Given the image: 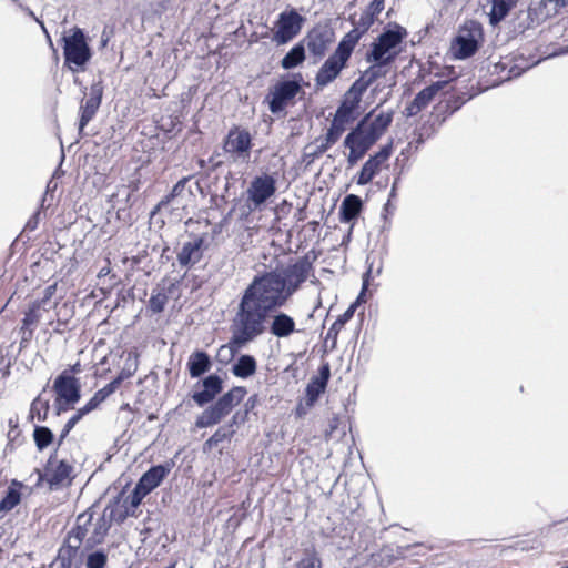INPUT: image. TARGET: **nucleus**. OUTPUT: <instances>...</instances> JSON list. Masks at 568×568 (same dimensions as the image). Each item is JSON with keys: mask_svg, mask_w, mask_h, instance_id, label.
Here are the masks:
<instances>
[{"mask_svg": "<svg viewBox=\"0 0 568 568\" xmlns=\"http://www.w3.org/2000/svg\"><path fill=\"white\" fill-rule=\"evenodd\" d=\"M55 290H57L55 284L49 285L48 287H45L43 297H42V300L39 301L41 303V306L43 304H45L53 296V294L55 293Z\"/></svg>", "mask_w": 568, "mask_h": 568, "instance_id": "nucleus-61", "label": "nucleus"}, {"mask_svg": "<svg viewBox=\"0 0 568 568\" xmlns=\"http://www.w3.org/2000/svg\"><path fill=\"white\" fill-rule=\"evenodd\" d=\"M349 150L347 162L349 166H354L361 159L365 156V154L368 152L367 150L363 148H356V146H346Z\"/></svg>", "mask_w": 568, "mask_h": 568, "instance_id": "nucleus-53", "label": "nucleus"}, {"mask_svg": "<svg viewBox=\"0 0 568 568\" xmlns=\"http://www.w3.org/2000/svg\"><path fill=\"white\" fill-rule=\"evenodd\" d=\"M168 302V296L164 293L152 294L149 300V308L153 313H161Z\"/></svg>", "mask_w": 568, "mask_h": 568, "instance_id": "nucleus-50", "label": "nucleus"}, {"mask_svg": "<svg viewBox=\"0 0 568 568\" xmlns=\"http://www.w3.org/2000/svg\"><path fill=\"white\" fill-rule=\"evenodd\" d=\"M33 439L37 448L39 450H43L52 444L54 435L47 426H36L33 430Z\"/></svg>", "mask_w": 568, "mask_h": 568, "instance_id": "nucleus-37", "label": "nucleus"}, {"mask_svg": "<svg viewBox=\"0 0 568 568\" xmlns=\"http://www.w3.org/2000/svg\"><path fill=\"white\" fill-rule=\"evenodd\" d=\"M541 9V2L539 3V7H532L530 6L527 10V18L530 20L526 28H530L531 26H534L535 23H539L540 22V18L538 17V10Z\"/></svg>", "mask_w": 568, "mask_h": 568, "instance_id": "nucleus-55", "label": "nucleus"}, {"mask_svg": "<svg viewBox=\"0 0 568 568\" xmlns=\"http://www.w3.org/2000/svg\"><path fill=\"white\" fill-rule=\"evenodd\" d=\"M128 516V513H116L115 509L106 507L103 514L93 523L92 530L85 539L87 547H94L103 542L105 536L109 532L112 520L123 521Z\"/></svg>", "mask_w": 568, "mask_h": 568, "instance_id": "nucleus-14", "label": "nucleus"}, {"mask_svg": "<svg viewBox=\"0 0 568 568\" xmlns=\"http://www.w3.org/2000/svg\"><path fill=\"white\" fill-rule=\"evenodd\" d=\"M356 45L347 41L344 37L338 42L335 51L326 59L318 69L315 83L320 88H324L332 83L341 72L347 67V62L352 57Z\"/></svg>", "mask_w": 568, "mask_h": 568, "instance_id": "nucleus-4", "label": "nucleus"}, {"mask_svg": "<svg viewBox=\"0 0 568 568\" xmlns=\"http://www.w3.org/2000/svg\"><path fill=\"white\" fill-rule=\"evenodd\" d=\"M233 326L230 342L217 349L216 358L222 364H229L247 343L262 335L261 332L237 316H235Z\"/></svg>", "mask_w": 568, "mask_h": 568, "instance_id": "nucleus-7", "label": "nucleus"}, {"mask_svg": "<svg viewBox=\"0 0 568 568\" xmlns=\"http://www.w3.org/2000/svg\"><path fill=\"white\" fill-rule=\"evenodd\" d=\"M246 388L235 386L223 394L215 403L204 409L197 416L195 425L199 428H206L219 424L226 415L231 413L234 406L243 400L246 395Z\"/></svg>", "mask_w": 568, "mask_h": 568, "instance_id": "nucleus-3", "label": "nucleus"}, {"mask_svg": "<svg viewBox=\"0 0 568 568\" xmlns=\"http://www.w3.org/2000/svg\"><path fill=\"white\" fill-rule=\"evenodd\" d=\"M235 430L232 429V425L221 426L216 432L205 442L207 448L216 447L224 440H230L234 435Z\"/></svg>", "mask_w": 568, "mask_h": 568, "instance_id": "nucleus-38", "label": "nucleus"}, {"mask_svg": "<svg viewBox=\"0 0 568 568\" xmlns=\"http://www.w3.org/2000/svg\"><path fill=\"white\" fill-rule=\"evenodd\" d=\"M268 331L277 338H287L293 333L300 332L294 318L284 312H277L271 317Z\"/></svg>", "mask_w": 568, "mask_h": 568, "instance_id": "nucleus-26", "label": "nucleus"}, {"mask_svg": "<svg viewBox=\"0 0 568 568\" xmlns=\"http://www.w3.org/2000/svg\"><path fill=\"white\" fill-rule=\"evenodd\" d=\"M41 307L40 302H33L29 310L24 313V317L22 320V327L28 328L31 325H34L39 318V308Z\"/></svg>", "mask_w": 568, "mask_h": 568, "instance_id": "nucleus-49", "label": "nucleus"}, {"mask_svg": "<svg viewBox=\"0 0 568 568\" xmlns=\"http://www.w3.org/2000/svg\"><path fill=\"white\" fill-rule=\"evenodd\" d=\"M384 9V0H372L364 12L361 14L358 20H353L354 28L348 31L344 38L356 45L361 38L373 26L376 17Z\"/></svg>", "mask_w": 568, "mask_h": 568, "instance_id": "nucleus-13", "label": "nucleus"}, {"mask_svg": "<svg viewBox=\"0 0 568 568\" xmlns=\"http://www.w3.org/2000/svg\"><path fill=\"white\" fill-rule=\"evenodd\" d=\"M223 390V379L217 374L213 373L194 385V390L191 395L192 399L199 407H204L213 402L215 397Z\"/></svg>", "mask_w": 568, "mask_h": 568, "instance_id": "nucleus-16", "label": "nucleus"}, {"mask_svg": "<svg viewBox=\"0 0 568 568\" xmlns=\"http://www.w3.org/2000/svg\"><path fill=\"white\" fill-rule=\"evenodd\" d=\"M446 84L447 81H436L419 91L414 100L405 108V115L408 118L417 115Z\"/></svg>", "mask_w": 568, "mask_h": 568, "instance_id": "nucleus-22", "label": "nucleus"}, {"mask_svg": "<svg viewBox=\"0 0 568 568\" xmlns=\"http://www.w3.org/2000/svg\"><path fill=\"white\" fill-rule=\"evenodd\" d=\"M478 50V41L469 29H462L452 43V52L455 59L464 60L474 55Z\"/></svg>", "mask_w": 568, "mask_h": 568, "instance_id": "nucleus-21", "label": "nucleus"}, {"mask_svg": "<svg viewBox=\"0 0 568 568\" xmlns=\"http://www.w3.org/2000/svg\"><path fill=\"white\" fill-rule=\"evenodd\" d=\"M305 21V17L300 14L294 8L282 11L275 21L272 41L277 45L288 43L300 34Z\"/></svg>", "mask_w": 568, "mask_h": 568, "instance_id": "nucleus-9", "label": "nucleus"}, {"mask_svg": "<svg viewBox=\"0 0 568 568\" xmlns=\"http://www.w3.org/2000/svg\"><path fill=\"white\" fill-rule=\"evenodd\" d=\"M363 210V201L358 195H346L339 206V220L343 223H354Z\"/></svg>", "mask_w": 568, "mask_h": 568, "instance_id": "nucleus-28", "label": "nucleus"}, {"mask_svg": "<svg viewBox=\"0 0 568 568\" xmlns=\"http://www.w3.org/2000/svg\"><path fill=\"white\" fill-rule=\"evenodd\" d=\"M52 389L60 399L65 402L78 403L81 398L80 381L68 371H63L55 377Z\"/></svg>", "mask_w": 568, "mask_h": 568, "instance_id": "nucleus-19", "label": "nucleus"}, {"mask_svg": "<svg viewBox=\"0 0 568 568\" xmlns=\"http://www.w3.org/2000/svg\"><path fill=\"white\" fill-rule=\"evenodd\" d=\"M339 419L337 416H333L328 423V429H326V437H333V434L337 430Z\"/></svg>", "mask_w": 568, "mask_h": 568, "instance_id": "nucleus-60", "label": "nucleus"}, {"mask_svg": "<svg viewBox=\"0 0 568 568\" xmlns=\"http://www.w3.org/2000/svg\"><path fill=\"white\" fill-rule=\"evenodd\" d=\"M108 555L104 550L98 549L90 552L85 558L87 568H105Z\"/></svg>", "mask_w": 568, "mask_h": 568, "instance_id": "nucleus-46", "label": "nucleus"}, {"mask_svg": "<svg viewBox=\"0 0 568 568\" xmlns=\"http://www.w3.org/2000/svg\"><path fill=\"white\" fill-rule=\"evenodd\" d=\"M138 355L130 353L124 362V366L121 369V372L118 374V376L112 381L115 383V386L119 388L121 383L131 376L134 375V373L138 369Z\"/></svg>", "mask_w": 568, "mask_h": 568, "instance_id": "nucleus-36", "label": "nucleus"}, {"mask_svg": "<svg viewBox=\"0 0 568 568\" xmlns=\"http://www.w3.org/2000/svg\"><path fill=\"white\" fill-rule=\"evenodd\" d=\"M92 520L93 511H91V509L80 514L77 517L74 527L68 532L67 538L82 545L83 540L87 539L88 535H90Z\"/></svg>", "mask_w": 568, "mask_h": 568, "instance_id": "nucleus-29", "label": "nucleus"}, {"mask_svg": "<svg viewBox=\"0 0 568 568\" xmlns=\"http://www.w3.org/2000/svg\"><path fill=\"white\" fill-rule=\"evenodd\" d=\"M72 429L68 428L67 425L63 426L61 433H60V436H59V439H58V445L60 446L64 438L69 435V433L71 432Z\"/></svg>", "mask_w": 568, "mask_h": 568, "instance_id": "nucleus-62", "label": "nucleus"}, {"mask_svg": "<svg viewBox=\"0 0 568 568\" xmlns=\"http://www.w3.org/2000/svg\"><path fill=\"white\" fill-rule=\"evenodd\" d=\"M334 39L335 33L331 27L327 24H317L307 32L302 41H304V45L307 47L310 53L316 60H320L326 54Z\"/></svg>", "mask_w": 568, "mask_h": 568, "instance_id": "nucleus-12", "label": "nucleus"}, {"mask_svg": "<svg viewBox=\"0 0 568 568\" xmlns=\"http://www.w3.org/2000/svg\"><path fill=\"white\" fill-rule=\"evenodd\" d=\"M71 375H75L82 372L80 363H75L72 366H70L69 369H67Z\"/></svg>", "mask_w": 568, "mask_h": 568, "instance_id": "nucleus-63", "label": "nucleus"}, {"mask_svg": "<svg viewBox=\"0 0 568 568\" xmlns=\"http://www.w3.org/2000/svg\"><path fill=\"white\" fill-rule=\"evenodd\" d=\"M71 473L72 466L65 460H60L53 468H47L45 480L50 490H57L65 483H70Z\"/></svg>", "mask_w": 568, "mask_h": 568, "instance_id": "nucleus-27", "label": "nucleus"}, {"mask_svg": "<svg viewBox=\"0 0 568 568\" xmlns=\"http://www.w3.org/2000/svg\"><path fill=\"white\" fill-rule=\"evenodd\" d=\"M118 387L112 381L103 388L97 390L89 402L83 406L84 410L89 414L97 409L109 396H111Z\"/></svg>", "mask_w": 568, "mask_h": 568, "instance_id": "nucleus-35", "label": "nucleus"}, {"mask_svg": "<svg viewBox=\"0 0 568 568\" xmlns=\"http://www.w3.org/2000/svg\"><path fill=\"white\" fill-rule=\"evenodd\" d=\"M146 495L148 494H144V490L141 489V487L138 484H135L133 490L131 491V494L128 497V501L131 507L136 508L141 505L143 498Z\"/></svg>", "mask_w": 568, "mask_h": 568, "instance_id": "nucleus-52", "label": "nucleus"}, {"mask_svg": "<svg viewBox=\"0 0 568 568\" xmlns=\"http://www.w3.org/2000/svg\"><path fill=\"white\" fill-rule=\"evenodd\" d=\"M257 363L254 356L242 354L232 366V373L240 378H248L255 374Z\"/></svg>", "mask_w": 568, "mask_h": 568, "instance_id": "nucleus-32", "label": "nucleus"}, {"mask_svg": "<svg viewBox=\"0 0 568 568\" xmlns=\"http://www.w3.org/2000/svg\"><path fill=\"white\" fill-rule=\"evenodd\" d=\"M358 106L359 103L357 102V99H349L347 97H344L334 116L341 122L349 124L353 121H355L357 116L356 111Z\"/></svg>", "mask_w": 568, "mask_h": 568, "instance_id": "nucleus-34", "label": "nucleus"}, {"mask_svg": "<svg viewBox=\"0 0 568 568\" xmlns=\"http://www.w3.org/2000/svg\"><path fill=\"white\" fill-rule=\"evenodd\" d=\"M393 151V144L392 142L382 146L378 152H376L374 155H371L368 160L363 164L358 176H357V184L358 185H366L368 184L374 176L378 173L381 165L389 159Z\"/></svg>", "mask_w": 568, "mask_h": 568, "instance_id": "nucleus-20", "label": "nucleus"}, {"mask_svg": "<svg viewBox=\"0 0 568 568\" xmlns=\"http://www.w3.org/2000/svg\"><path fill=\"white\" fill-rule=\"evenodd\" d=\"M405 37L406 30L399 26L385 30L372 43L371 50L366 53V61H381L390 64L398 54L397 45Z\"/></svg>", "mask_w": 568, "mask_h": 568, "instance_id": "nucleus-5", "label": "nucleus"}, {"mask_svg": "<svg viewBox=\"0 0 568 568\" xmlns=\"http://www.w3.org/2000/svg\"><path fill=\"white\" fill-rule=\"evenodd\" d=\"M88 413L83 407L79 408L74 415L70 417V419L65 423L68 428L73 429V427L85 416Z\"/></svg>", "mask_w": 568, "mask_h": 568, "instance_id": "nucleus-57", "label": "nucleus"}, {"mask_svg": "<svg viewBox=\"0 0 568 568\" xmlns=\"http://www.w3.org/2000/svg\"><path fill=\"white\" fill-rule=\"evenodd\" d=\"M295 568H322V560L315 549H306L304 557L296 564Z\"/></svg>", "mask_w": 568, "mask_h": 568, "instance_id": "nucleus-47", "label": "nucleus"}, {"mask_svg": "<svg viewBox=\"0 0 568 568\" xmlns=\"http://www.w3.org/2000/svg\"><path fill=\"white\" fill-rule=\"evenodd\" d=\"M331 376V369L328 364H324L320 367V372L317 376H314V379H317L318 382L325 384L327 386V383L329 381Z\"/></svg>", "mask_w": 568, "mask_h": 568, "instance_id": "nucleus-56", "label": "nucleus"}, {"mask_svg": "<svg viewBox=\"0 0 568 568\" xmlns=\"http://www.w3.org/2000/svg\"><path fill=\"white\" fill-rule=\"evenodd\" d=\"M21 500V493L19 489L9 487L6 491V495L0 501V511L7 513L13 509L17 505H19Z\"/></svg>", "mask_w": 568, "mask_h": 568, "instance_id": "nucleus-39", "label": "nucleus"}, {"mask_svg": "<svg viewBox=\"0 0 568 568\" xmlns=\"http://www.w3.org/2000/svg\"><path fill=\"white\" fill-rule=\"evenodd\" d=\"M75 404H77V402H65L64 399H60V397L57 396L55 400H54V407L57 410V415H60L70 409H73Z\"/></svg>", "mask_w": 568, "mask_h": 568, "instance_id": "nucleus-54", "label": "nucleus"}, {"mask_svg": "<svg viewBox=\"0 0 568 568\" xmlns=\"http://www.w3.org/2000/svg\"><path fill=\"white\" fill-rule=\"evenodd\" d=\"M511 4L506 0H494L490 13V22L497 23L503 20L509 12Z\"/></svg>", "mask_w": 568, "mask_h": 568, "instance_id": "nucleus-43", "label": "nucleus"}, {"mask_svg": "<svg viewBox=\"0 0 568 568\" xmlns=\"http://www.w3.org/2000/svg\"><path fill=\"white\" fill-rule=\"evenodd\" d=\"M40 210H38L26 223L24 230L34 231L39 224Z\"/></svg>", "mask_w": 568, "mask_h": 568, "instance_id": "nucleus-59", "label": "nucleus"}, {"mask_svg": "<svg viewBox=\"0 0 568 568\" xmlns=\"http://www.w3.org/2000/svg\"><path fill=\"white\" fill-rule=\"evenodd\" d=\"M369 274H371V270H368L367 272L364 273L363 275V286H362V290L355 301V303L357 304H361L363 302H365V294H366V290H367V286H368V277H369Z\"/></svg>", "mask_w": 568, "mask_h": 568, "instance_id": "nucleus-58", "label": "nucleus"}, {"mask_svg": "<svg viewBox=\"0 0 568 568\" xmlns=\"http://www.w3.org/2000/svg\"><path fill=\"white\" fill-rule=\"evenodd\" d=\"M346 126L347 124L344 123V122H341L339 120H337L335 116L333 118L332 122H331V125L326 132V135H325V140L331 143L332 145H334L338 140L339 138L342 136V134L345 132L346 130Z\"/></svg>", "mask_w": 568, "mask_h": 568, "instance_id": "nucleus-41", "label": "nucleus"}, {"mask_svg": "<svg viewBox=\"0 0 568 568\" xmlns=\"http://www.w3.org/2000/svg\"><path fill=\"white\" fill-rule=\"evenodd\" d=\"M373 63L371 67H368L362 75L372 84L375 82L378 78H382L386 74V70L384 69L388 64L381 61H369Z\"/></svg>", "mask_w": 568, "mask_h": 568, "instance_id": "nucleus-42", "label": "nucleus"}, {"mask_svg": "<svg viewBox=\"0 0 568 568\" xmlns=\"http://www.w3.org/2000/svg\"><path fill=\"white\" fill-rule=\"evenodd\" d=\"M378 140L365 128V120H359L344 139V146L369 150Z\"/></svg>", "mask_w": 568, "mask_h": 568, "instance_id": "nucleus-25", "label": "nucleus"}, {"mask_svg": "<svg viewBox=\"0 0 568 568\" xmlns=\"http://www.w3.org/2000/svg\"><path fill=\"white\" fill-rule=\"evenodd\" d=\"M357 303H352L348 308L343 314H349V320L354 316L355 310L357 307Z\"/></svg>", "mask_w": 568, "mask_h": 568, "instance_id": "nucleus-64", "label": "nucleus"}, {"mask_svg": "<svg viewBox=\"0 0 568 568\" xmlns=\"http://www.w3.org/2000/svg\"><path fill=\"white\" fill-rule=\"evenodd\" d=\"M349 321V314H342L337 317V320L331 325L326 333L325 341H332V347H335L337 335L344 325Z\"/></svg>", "mask_w": 568, "mask_h": 568, "instance_id": "nucleus-45", "label": "nucleus"}, {"mask_svg": "<svg viewBox=\"0 0 568 568\" xmlns=\"http://www.w3.org/2000/svg\"><path fill=\"white\" fill-rule=\"evenodd\" d=\"M70 36L62 38L64 65L73 73L84 71L92 57L91 48L82 29L74 27Z\"/></svg>", "mask_w": 568, "mask_h": 568, "instance_id": "nucleus-2", "label": "nucleus"}, {"mask_svg": "<svg viewBox=\"0 0 568 568\" xmlns=\"http://www.w3.org/2000/svg\"><path fill=\"white\" fill-rule=\"evenodd\" d=\"M49 410V403L45 400L43 402L40 396L36 397L30 406V413L33 415L34 413L38 414L39 420H44L45 415Z\"/></svg>", "mask_w": 568, "mask_h": 568, "instance_id": "nucleus-51", "label": "nucleus"}, {"mask_svg": "<svg viewBox=\"0 0 568 568\" xmlns=\"http://www.w3.org/2000/svg\"><path fill=\"white\" fill-rule=\"evenodd\" d=\"M331 146L332 144L328 143L325 139H323L322 143L313 150H310L311 145H307L305 148L303 159L307 164H311L315 159L325 153Z\"/></svg>", "mask_w": 568, "mask_h": 568, "instance_id": "nucleus-48", "label": "nucleus"}, {"mask_svg": "<svg viewBox=\"0 0 568 568\" xmlns=\"http://www.w3.org/2000/svg\"><path fill=\"white\" fill-rule=\"evenodd\" d=\"M204 242L205 235H191L187 241L183 242L176 256L179 265L189 270L197 264L203 257Z\"/></svg>", "mask_w": 568, "mask_h": 568, "instance_id": "nucleus-18", "label": "nucleus"}, {"mask_svg": "<svg viewBox=\"0 0 568 568\" xmlns=\"http://www.w3.org/2000/svg\"><path fill=\"white\" fill-rule=\"evenodd\" d=\"M302 75L300 73L293 74L292 79L278 81L270 89L267 95L268 110L273 114H278L285 110L290 102L302 90Z\"/></svg>", "mask_w": 568, "mask_h": 568, "instance_id": "nucleus-8", "label": "nucleus"}, {"mask_svg": "<svg viewBox=\"0 0 568 568\" xmlns=\"http://www.w3.org/2000/svg\"><path fill=\"white\" fill-rule=\"evenodd\" d=\"M276 178L273 174L263 173L256 175L250 182L246 190L247 204L252 210L261 209L276 193Z\"/></svg>", "mask_w": 568, "mask_h": 568, "instance_id": "nucleus-10", "label": "nucleus"}, {"mask_svg": "<svg viewBox=\"0 0 568 568\" xmlns=\"http://www.w3.org/2000/svg\"><path fill=\"white\" fill-rule=\"evenodd\" d=\"M369 85L371 83L363 75H361L353 82L345 97L349 99H357V102L359 103L363 93L368 89Z\"/></svg>", "mask_w": 568, "mask_h": 568, "instance_id": "nucleus-44", "label": "nucleus"}, {"mask_svg": "<svg viewBox=\"0 0 568 568\" xmlns=\"http://www.w3.org/2000/svg\"><path fill=\"white\" fill-rule=\"evenodd\" d=\"M305 45L304 41L294 44L291 50L282 58L281 67L284 70H292L301 65L305 61Z\"/></svg>", "mask_w": 568, "mask_h": 568, "instance_id": "nucleus-33", "label": "nucleus"}, {"mask_svg": "<svg viewBox=\"0 0 568 568\" xmlns=\"http://www.w3.org/2000/svg\"><path fill=\"white\" fill-rule=\"evenodd\" d=\"M369 114L365 115L362 120H365V128L379 140L387 128L393 121V112H382L376 115L372 121H368Z\"/></svg>", "mask_w": 568, "mask_h": 568, "instance_id": "nucleus-31", "label": "nucleus"}, {"mask_svg": "<svg viewBox=\"0 0 568 568\" xmlns=\"http://www.w3.org/2000/svg\"><path fill=\"white\" fill-rule=\"evenodd\" d=\"M212 367L210 355L204 351L193 352L187 361L189 374L192 378H197L207 373Z\"/></svg>", "mask_w": 568, "mask_h": 568, "instance_id": "nucleus-30", "label": "nucleus"}, {"mask_svg": "<svg viewBox=\"0 0 568 568\" xmlns=\"http://www.w3.org/2000/svg\"><path fill=\"white\" fill-rule=\"evenodd\" d=\"M252 146L253 136L251 132L236 125L229 130L222 143L224 154L235 163H248Z\"/></svg>", "mask_w": 568, "mask_h": 568, "instance_id": "nucleus-6", "label": "nucleus"}, {"mask_svg": "<svg viewBox=\"0 0 568 568\" xmlns=\"http://www.w3.org/2000/svg\"><path fill=\"white\" fill-rule=\"evenodd\" d=\"M82 555L81 544H77L65 537L55 559L50 564L49 568H81L83 562Z\"/></svg>", "mask_w": 568, "mask_h": 568, "instance_id": "nucleus-17", "label": "nucleus"}, {"mask_svg": "<svg viewBox=\"0 0 568 568\" xmlns=\"http://www.w3.org/2000/svg\"><path fill=\"white\" fill-rule=\"evenodd\" d=\"M312 270V262L307 255L300 257L295 263L286 266L281 274V280L285 283L286 291L292 296L304 283Z\"/></svg>", "mask_w": 568, "mask_h": 568, "instance_id": "nucleus-15", "label": "nucleus"}, {"mask_svg": "<svg viewBox=\"0 0 568 568\" xmlns=\"http://www.w3.org/2000/svg\"><path fill=\"white\" fill-rule=\"evenodd\" d=\"M326 385L318 382L317 379L311 378L306 386V402L307 405L312 406L320 396L325 392Z\"/></svg>", "mask_w": 568, "mask_h": 568, "instance_id": "nucleus-40", "label": "nucleus"}, {"mask_svg": "<svg viewBox=\"0 0 568 568\" xmlns=\"http://www.w3.org/2000/svg\"><path fill=\"white\" fill-rule=\"evenodd\" d=\"M290 297L281 274L276 271L267 272L255 276L245 288L236 316L263 334L268 313L285 305Z\"/></svg>", "mask_w": 568, "mask_h": 568, "instance_id": "nucleus-1", "label": "nucleus"}, {"mask_svg": "<svg viewBox=\"0 0 568 568\" xmlns=\"http://www.w3.org/2000/svg\"><path fill=\"white\" fill-rule=\"evenodd\" d=\"M88 88H83V93L87 98H83L80 103V120H79V134L81 135L88 123L95 116L103 97V84L102 81H97L91 84L89 92Z\"/></svg>", "mask_w": 568, "mask_h": 568, "instance_id": "nucleus-11", "label": "nucleus"}, {"mask_svg": "<svg viewBox=\"0 0 568 568\" xmlns=\"http://www.w3.org/2000/svg\"><path fill=\"white\" fill-rule=\"evenodd\" d=\"M190 179V176H186L179 180L173 186L172 191L158 203V205L152 211V215L163 210L173 211L184 207L185 201L183 200V192Z\"/></svg>", "mask_w": 568, "mask_h": 568, "instance_id": "nucleus-24", "label": "nucleus"}, {"mask_svg": "<svg viewBox=\"0 0 568 568\" xmlns=\"http://www.w3.org/2000/svg\"><path fill=\"white\" fill-rule=\"evenodd\" d=\"M172 467V462L154 465L140 477L136 484L144 490V494H150L161 485Z\"/></svg>", "mask_w": 568, "mask_h": 568, "instance_id": "nucleus-23", "label": "nucleus"}]
</instances>
